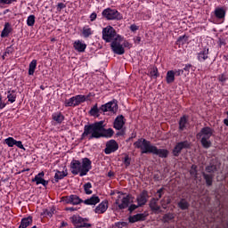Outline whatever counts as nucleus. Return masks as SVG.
<instances>
[{"label": "nucleus", "instance_id": "obj_1", "mask_svg": "<svg viewBox=\"0 0 228 228\" xmlns=\"http://www.w3.org/2000/svg\"><path fill=\"white\" fill-rule=\"evenodd\" d=\"M115 134V131L112 128H104V121H98L93 124L85 125L84 132L81 134V140H85L89 135L88 140H94V138H111Z\"/></svg>", "mask_w": 228, "mask_h": 228}, {"label": "nucleus", "instance_id": "obj_2", "mask_svg": "<svg viewBox=\"0 0 228 228\" xmlns=\"http://www.w3.org/2000/svg\"><path fill=\"white\" fill-rule=\"evenodd\" d=\"M134 149H140L142 154H153L159 158H168L169 151L167 149H159L158 146L152 144L151 141L145 138H140L134 142Z\"/></svg>", "mask_w": 228, "mask_h": 228}, {"label": "nucleus", "instance_id": "obj_3", "mask_svg": "<svg viewBox=\"0 0 228 228\" xmlns=\"http://www.w3.org/2000/svg\"><path fill=\"white\" fill-rule=\"evenodd\" d=\"M92 168V160L88 158H83L81 160L73 159L70 162V172L73 175L85 177Z\"/></svg>", "mask_w": 228, "mask_h": 228}, {"label": "nucleus", "instance_id": "obj_4", "mask_svg": "<svg viewBox=\"0 0 228 228\" xmlns=\"http://www.w3.org/2000/svg\"><path fill=\"white\" fill-rule=\"evenodd\" d=\"M215 134V129L210 126H204L196 134V138L200 141L203 149H210L213 142H211V136Z\"/></svg>", "mask_w": 228, "mask_h": 228}, {"label": "nucleus", "instance_id": "obj_5", "mask_svg": "<svg viewBox=\"0 0 228 228\" xmlns=\"http://www.w3.org/2000/svg\"><path fill=\"white\" fill-rule=\"evenodd\" d=\"M102 40L104 42L110 43L115 40H122V37L120 35H117V30L111 26H107L102 28Z\"/></svg>", "mask_w": 228, "mask_h": 228}, {"label": "nucleus", "instance_id": "obj_6", "mask_svg": "<svg viewBox=\"0 0 228 228\" xmlns=\"http://www.w3.org/2000/svg\"><path fill=\"white\" fill-rule=\"evenodd\" d=\"M88 100V96L85 94H77L69 99L65 100L64 106L66 108H76L79 106V104H83V102H86Z\"/></svg>", "mask_w": 228, "mask_h": 228}, {"label": "nucleus", "instance_id": "obj_7", "mask_svg": "<svg viewBox=\"0 0 228 228\" xmlns=\"http://www.w3.org/2000/svg\"><path fill=\"white\" fill-rule=\"evenodd\" d=\"M107 20H122L123 16L117 9L106 8L102 12Z\"/></svg>", "mask_w": 228, "mask_h": 228}, {"label": "nucleus", "instance_id": "obj_8", "mask_svg": "<svg viewBox=\"0 0 228 228\" xmlns=\"http://www.w3.org/2000/svg\"><path fill=\"white\" fill-rule=\"evenodd\" d=\"M101 110L103 113L109 111L110 113L115 114L118 111V102L116 99H113L112 101L102 105Z\"/></svg>", "mask_w": 228, "mask_h": 228}, {"label": "nucleus", "instance_id": "obj_9", "mask_svg": "<svg viewBox=\"0 0 228 228\" xmlns=\"http://www.w3.org/2000/svg\"><path fill=\"white\" fill-rule=\"evenodd\" d=\"M191 147V143L188 141H182L175 144L173 149L172 154L175 158H178L183 149H190Z\"/></svg>", "mask_w": 228, "mask_h": 228}, {"label": "nucleus", "instance_id": "obj_10", "mask_svg": "<svg viewBox=\"0 0 228 228\" xmlns=\"http://www.w3.org/2000/svg\"><path fill=\"white\" fill-rule=\"evenodd\" d=\"M115 204L120 210L127 209V208H129V204H131V195L128 194L125 197L118 196V198L115 201Z\"/></svg>", "mask_w": 228, "mask_h": 228}, {"label": "nucleus", "instance_id": "obj_11", "mask_svg": "<svg viewBox=\"0 0 228 228\" xmlns=\"http://www.w3.org/2000/svg\"><path fill=\"white\" fill-rule=\"evenodd\" d=\"M111 50L115 54H118L121 56V54H124L126 53V49H124V45L118 42V40H114L110 44Z\"/></svg>", "mask_w": 228, "mask_h": 228}, {"label": "nucleus", "instance_id": "obj_12", "mask_svg": "<svg viewBox=\"0 0 228 228\" xmlns=\"http://www.w3.org/2000/svg\"><path fill=\"white\" fill-rule=\"evenodd\" d=\"M118 151V143L115 140H110L106 143V147L104 149L105 154H112V152H117Z\"/></svg>", "mask_w": 228, "mask_h": 228}, {"label": "nucleus", "instance_id": "obj_13", "mask_svg": "<svg viewBox=\"0 0 228 228\" xmlns=\"http://www.w3.org/2000/svg\"><path fill=\"white\" fill-rule=\"evenodd\" d=\"M65 204H71L72 206H78V204H83V200L79 196L71 194L64 198Z\"/></svg>", "mask_w": 228, "mask_h": 228}, {"label": "nucleus", "instance_id": "obj_14", "mask_svg": "<svg viewBox=\"0 0 228 228\" xmlns=\"http://www.w3.org/2000/svg\"><path fill=\"white\" fill-rule=\"evenodd\" d=\"M148 200H149V191H147L146 190H143L136 197V202H137L138 206H140L141 208H143V206H145V204H147Z\"/></svg>", "mask_w": 228, "mask_h": 228}, {"label": "nucleus", "instance_id": "obj_15", "mask_svg": "<svg viewBox=\"0 0 228 228\" xmlns=\"http://www.w3.org/2000/svg\"><path fill=\"white\" fill-rule=\"evenodd\" d=\"M124 126H126V119L123 115H118L113 122V127L117 131H122L124 129Z\"/></svg>", "mask_w": 228, "mask_h": 228}, {"label": "nucleus", "instance_id": "obj_16", "mask_svg": "<svg viewBox=\"0 0 228 228\" xmlns=\"http://www.w3.org/2000/svg\"><path fill=\"white\" fill-rule=\"evenodd\" d=\"M70 221L73 224L74 227L81 228L83 227V222H88V218H83L80 216L74 215L70 217Z\"/></svg>", "mask_w": 228, "mask_h": 228}, {"label": "nucleus", "instance_id": "obj_17", "mask_svg": "<svg viewBox=\"0 0 228 228\" xmlns=\"http://www.w3.org/2000/svg\"><path fill=\"white\" fill-rule=\"evenodd\" d=\"M149 207L154 215H159V213H162L161 207L158 205V200H156V198H152L150 200Z\"/></svg>", "mask_w": 228, "mask_h": 228}, {"label": "nucleus", "instance_id": "obj_18", "mask_svg": "<svg viewBox=\"0 0 228 228\" xmlns=\"http://www.w3.org/2000/svg\"><path fill=\"white\" fill-rule=\"evenodd\" d=\"M209 58V48L205 47L197 53V60L200 63H204Z\"/></svg>", "mask_w": 228, "mask_h": 228}, {"label": "nucleus", "instance_id": "obj_19", "mask_svg": "<svg viewBox=\"0 0 228 228\" xmlns=\"http://www.w3.org/2000/svg\"><path fill=\"white\" fill-rule=\"evenodd\" d=\"M44 175H45V174L44 172H40L32 179V183H36V184L37 185L42 184L45 187L47 186V184H49V182L44 179Z\"/></svg>", "mask_w": 228, "mask_h": 228}, {"label": "nucleus", "instance_id": "obj_20", "mask_svg": "<svg viewBox=\"0 0 228 228\" xmlns=\"http://www.w3.org/2000/svg\"><path fill=\"white\" fill-rule=\"evenodd\" d=\"M73 47L77 53H85L86 51V43L78 39L73 43Z\"/></svg>", "mask_w": 228, "mask_h": 228}, {"label": "nucleus", "instance_id": "obj_21", "mask_svg": "<svg viewBox=\"0 0 228 228\" xmlns=\"http://www.w3.org/2000/svg\"><path fill=\"white\" fill-rule=\"evenodd\" d=\"M108 211V201L103 200L94 209V213L96 215H102Z\"/></svg>", "mask_w": 228, "mask_h": 228}, {"label": "nucleus", "instance_id": "obj_22", "mask_svg": "<svg viewBox=\"0 0 228 228\" xmlns=\"http://www.w3.org/2000/svg\"><path fill=\"white\" fill-rule=\"evenodd\" d=\"M178 126L179 131H185V129H188V126H190V122L188 121V116L183 115V117H181L178 122Z\"/></svg>", "mask_w": 228, "mask_h": 228}, {"label": "nucleus", "instance_id": "obj_23", "mask_svg": "<svg viewBox=\"0 0 228 228\" xmlns=\"http://www.w3.org/2000/svg\"><path fill=\"white\" fill-rule=\"evenodd\" d=\"M52 119L60 126L65 120V116L61 111H56L52 114Z\"/></svg>", "mask_w": 228, "mask_h": 228}, {"label": "nucleus", "instance_id": "obj_24", "mask_svg": "<svg viewBox=\"0 0 228 228\" xmlns=\"http://www.w3.org/2000/svg\"><path fill=\"white\" fill-rule=\"evenodd\" d=\"M147 218L145 214H136L128 217L130 224H136V222H143Z\"/></svg>", "mask_w": 228, "mask_h": 228}, {"label": "nucleus", "instance_id": "obj_25", "mask_svg": "<svg viewBox=\"0 0 228 228\" xmlns=\"http://www.w3.org/2000/svg\"><path fill=\"white\" fill-rule=\"evenodd\" d=\"M100 202L101 199H99V196L97 195H93L91 198L82 201L86 206H95V204H99Z\"/></svg>", "mask_w": 228, "mask_h": 228}, {"label": "nucleus", "instance_id": "obj_26", "mask_svg": "<svg viewBox=\"0 0 228 228\" xmlns=\"http://www.w3.org/2000/svg\"><path fill=\"white\" fill-rule=\"evenodd\" d=\"M12 31V24H10V22H5L4 29L2 30L0 35L1 38H6L11 34Z\"/></svg>", "mask_w": 228, "mask_h": 228}, {"label": "nucleus", "instance_id": "obj_27", "mask_svg": "<svg viewBox=\"0 0 228 228\" xmlns=\"http://www.w3.org/2000/svg\"><path fill=\"white\" fill-rule=\"evenodd\" d=\"M33 224V217L31 216L21 219L20 224L18 228H28Z\"/></svg>", "mask_w": 228, "mask_h": 228}, {"label": "nucleus", "instance_id": "obj_28", "mask_svg": "<svg viewBox=\"0 0 228 228\" xmlns=\"http://www.w3.org/2000/svg\"><path fill=\"white\" fill-rule=\"evenodd\" d=\"M67 175H69V173L67 172V170H65V171L56 170L55 175H54L55 183H60V181H61V179L67 177Z\"/></svg>", "mask_w": 228, "mask_h": 228}, {"label": "nucleus", "instance_id": "obj_29", "mask_svg": "<svg viewBox=\"0 0 228 228\" xmlns=\"http://www.w3.org/2000/svg\"><path fill=\"white\" fill-rule=\"evenodd\" d=\"M215 15L216 19H219L220 20H224V19H225V9H224V7L216 8Z\"/></svg>", "mask_w": 228, "mask_h": 228}, {"label": "nucleus", "instance_id": "obj_30", "mask_svg": "<svg viewBox=\"0 0 228 228\" xmlns=\"http://www.w3.org/2000/svg\"><path fill=\"white\" fill-rule=\"evenodd\" d=\"M92 35H94V30L92 29V28H90V26L88 25L84 26L82 28V36L84 37V38H90Z\"/></svg>", "mask_w": 228, "mask_h": 228}, {"label": "nucleus", "instance_id": "obj_31", "mask_svg": "<svg viewBox=\"0 0 228 228\" xmlns=\"http://www.w3.org/2000/svg\"><path fill=\"white\" fill-rule=\"evenodd\" d=\"M177 207L182 211H186V209H190V202L186 199H181L177 203Z\"/></svg>", "mask_w": 228, "mask_h": 228}, {"label": "nucleus", "instance_id": "obj_32", "mask_svg": "<svg viewBox=\"0 0 228 228\" xmlns=\"http://www.w3.org/2000/svg\"><path fill=\"white\" fill-rule=\"evenodd\" d=\"M7 99H8V102H11V104H13V102L17 101V92H15V90L8 91Z\"/></svg>", "mask_w": 228, "mask_h": 228}, {"label": "nucleus", "instance_id": "obj_33", "mask_svg": "<svg viewBox=\"0 0 228 228\" xmlns=\"http://www.w3.org/2000/svg\"><path fill=\"white\" fill-rule=\"evenodd\" d=\"M166 81L167 85L174 83L175 81V72L174 70H168L166 75Z\"/></svg>", "mask_w": 228, "mask_h": 228}, {"label": "nucleus", "instance_id": "obj_34", "mask_svg": "<svg viewBox=\"0 0 228 228\" xmlns=\"http://www.w3.org/2000/svg\"><path fill=\"white\" fill-rule=\"evenodd\" d=\"M175 218V215L174 213H167L162 216L163 224H170Z\"/></svg>", "mask_w": 228, "mask_h": 228}, {"label": "nucleus", "instance_id": "obj_35", "mask_svg": "<svg viewBox=\"0 0 228 228\" xmlns=\"http://www.w3.org/2000/svg\"><path fill=\"white\" fill-rule=\"evenodd\" d=\"M89 113L92 117H99V115H101V113H103V110H101V107L99 108V107H97V104H95L92 107Z\"/></svg>", "mask_w": 228, "mask_h": 228}, {"label": "nucleus", "instance_id": "obj_36", "mask_svg": "<svg viewBox=\"0 0 228 228\" xmlns=\"http://www.w3.org/2000/svg\"><path fill=\"white\" fill-rule=\"evenodd\" d=\"M213 175L203 173V179L206 181L207 186H213Z\"/></svg>", "mask_w": 228, "mask_h": 228}, {"label": "nucleus", "instance_id": "obj_37", "mask_svg": "<svg viewBox=\"0 0 228 228\" xmlns=\"http://www.w3.org/2000/svg\"><path fill=\"white\" fill-rule=\"evenodd\" d=\"M37 70V60H32L28 65V76H33Z\"/></svg>", "mask_w": 228, "mask_h": 228}, {"label": "nucleus", "instance_id": "obj_38", "mask_svg": "<svg viewBox=\"0 0 228 228\" xmlns=\"http://www.w3.org/2000/svg\"><path fill=\"white\" fill-rule=\"evenodd\" d=\"M188 42V37L186 35L180 36L176 40L177 45H184Z\"/></svg>", "mask_w": 228, "mask_h": 228}, {"label": "nucleus", "instance_id": "obj_39", "mask_svg": "<svg viewBox=\"0 0 228 228\" xmlns=\"http://www.w3.org/2000/svg\"><path fill=\"white\" fill-rule=\"evenodd\" d=\"M150 76L153 79H158V77L159 76V71H158L157 67H153L150 69Z\"/></svg>", "mask_w": 228, "mask_h": 228}, {"label": "nucleus", "instance_id": "obj_40", "mask_svg": "<svg viewBox=\"0 0 228 228\" xmlns=\"http://www.w3.org/2000/svg\"><path fill=\"white\" fill-rule=\"evenodd\" d=\"M84 190L86 195H92V183L88 182L84 184Z\"/></svg>", "mask_w": 228, "mask_h": 228}, {"label": "nucleus", "instance_id": "obj_41", "mask_svg": "<svg viewBox=\"0 0 228 228\" xmlns=\"http://www.w3.org/2000/svg\"><path fill=\"white\" fill-rule=\"evenodd\" d=\"M35 15L31 14L27 18V26L33 27L35 26Z\"/></svg>", "mask_w": 228, "mask_h": 228}, {"label": "nucleus", "instance_id": "obj_42", "mask_svg": "<svg viewBox=\"0 0 228 228\" xmlns=\"http://www.w3.org/2000/svg\"><path fill=\"white\" fill-rule=\"evenodd\" d=\"M190 175H191V177H194V179H197L198 171H197V166L196 165H192L191 167Z\"/></svg>", "mask_w": 228, "mask_h": 228}, {"label": "nucleus", "instance_id": "obj_43", "mask_svg": "<svg viewBox=\"0 0 228 228\" xmlns=\"http://www.w3.org/2000/svg\"><path fill=\"white\" fill-rule=\"evenodd\" d=\"M217 170L218 169L215 165H209L206 167V172H208V174H215V172H216Z\"/></svg>", "mask_w": 228, "mask_h": 228}, {"label": "nucleus", "instance_id": "obj_44", "mask_svg": "<svg viewBox=\"0 0 228 228\" xmlns=\"http://www.w3.org/2000/svg\"><path fill=\"white\" fill-rule=\"evenodd\" d=\"M15 139L13 137H8L5 139V143L8 145V147H13L15 145Z\"/></svg>", "mask_w": 228, "mask_h": 228}, {"label": "nucleus", "instance_id": "obj_45", "mask_svg": "<svg viewBox=\"0 0 228 228\" xmlns=\"http://www.w3.org/2000/svg\"><path fill=\"white\" fill-rule=\"evenodd\" d=\"M217 79L220 83H222V86H224V85H225V82L227 81V77L225 76V74H221L217 77Z\"/></svg>", "mask_w": 228, "mask_h": 228}, {"label": "nucleus", "instance_id": "obj_46", "mask_svg": "<svg viewBox=\"0 0 228 228\" xmlns=\"http://www.w3.org/2000/svg\"><path fill=\"white\" fill-rule=\"evenodd\" d=\"M128 211L129 213H133V211H136V209H138V208H142L141 206H138V203L137 205L136 204H130L128 205Z\"/></svg>", "mask_w": 228, "mask_h": 228}, {"label": "nucleus", "instance_id": "obj_47", "mask_svg": "<svg viewBox=\"0 0 228 228\" xmlns=\"http://www.w3.org/2000/svg\"><path fill=\"white\" fill-rule=\"evenodd\" d=\"M123 163L126 168H127V167L131 165V159L129 158V155L125 156V158L123 159Z\"/></svg>", "mask_w": 228, "mask_h": 228}, {"label": "nucleus", "instance_id": "obj_48", "mask_svg": "<svg viewBox=\"0 0 228 228\" xmlns=\"http://www.w3.org/2000/svg\"><path fill=\"white\" fill-rule=\"evenodd\" d=\"M115 226L118 228L127 227V222H117L115 223Z\"/></svg>", "mask_w": 228, "mask_h": 228}, {"label": "nucleus", "instance_id": "obj_49", "mask_svg": "<svg viewBox=\"0 0 228 228\" xmlns=\"http://www.w3.org/2000/svg\"><path fill=\"white\" fill-rule=\"evenodd\" d=\"M191 69V64H185L184 68L182 70L185 72V76H186V74H190Z\"/></svg>", "mask_w": 228, "mask_h": 228}, {"label": "nucleus", "instance_id": "obj_50", "mask_svg": "<svg viewBox=\"0 0 228 228\" xmlns=\"http://www.w3.org/2000/svg\"><path fill=\"white\" fill-rule=\"evenodd\" d=\"M64 8H67V4L64 3H59L57 4V12H61Z\"/></svg>", "mask_w": 228, "mask_h": 228}, {"label": "nucleus", "instance_id": "obj_51", "mask_svg": "<svg viewBox=\"0 0 228 228\" xmlns=\"http://www.w3.org/2000/svg\"><path fill=\"white\" fill-rule=\"evenodd\" d=\"M138 29H140V27H138L136 24H132L130 26V31L133 33H134V31H138Z\"/></svg>", "mask_w": 228, "mask_h": 228}, {"label": "nucleus", "instance_id": "obj_52", "mask_svg": "<svg viewBox=\"0 0 228 228\" xmlns=\"http://www.w3.org/2000/svg\"><path fill=\"white\" fill-rule=\"evenodd\" d=\"M175 76H183L184 74V69H175Z\"/></svg>", "mask_w": 228, "mask_h": 228}, {"label": "nucleus", "instance_id": "obj_53", "mask_svg": "<svg viewBox=\"0 0 228 228\" xmlns=\"http://www.w3.org/2000/svg\"><path fill=\"white\" fill-rule=\"evenodd\" d=\"M14 145H16V147H18L19 149H24V145L22 144L21 141H15Z\"/></svg>", "mask_w": 228, "mask_h": 228}, {"label": "nucleus", "instance_id": "obj_54", "mask_svg": "<svg viewBox=\"0 0 228 228\" xmlns=\"http://www.w3.org/2000/svg\"><path fill=\"white\" fill-rule=\"evenodd\" d=\"M89 19H90L91 22H94L97 19V13L96 12L91 13L89 16Z\"/></svg>", "mask_w": 228, "mask_h": 228}, {"label": "nucleus", "instance_id": "obj_55", "mask_svg": "<svg viewBox=\"0 0 228 228\" xmlns=\"http://www.w3.org/2000/svg\"><path fill=\"white\" fill-rule=\"evenodd\" d=\"M6 108V103L3 102V96L0 94V110H4Z\"/></svg>", "mask_w": 228, "mask_h": 228}, {"label": "nucleus", "instance_id": "obj_56", "mask_svg": "<svg viewBox=\"0 0 228 228\" xmlns=\"http://www.w3.org/2000/svg\"><path fill=\"white\" fill-rule=\"evenodd\" d=\"M134 44L138 45L142 42V37H134Z\"/></svg>", "mask_w": 228, "mask_h": 228}, {"label": "nucleus", "instance_id": "obj_57", "mask_svg": "<svg viewBox=\"0 0 228 228\" xmlns=\"http://www.w3.org/2000/svg\"><path fill=\"white\" fill-rule=\"evenodd\" d=\"M0 4H12L11 0H0Z\"/></svg>", "mask_w": 228, "mask_h": 228}, {"label": "nucleus", "instance_id": "obj_58", "mask_svg": "<svg viewBox=\"0 0 228 228\" xmlns=\"http://www.w3.org/2000/svg\"><path fill=\"white\" fill-rule=\"evenodd\" d=\"M82 227H92V224L86 223V221H84V222L82 223Z\"/></svg>", "mask_w": 228, "mask_h": 228}, {"label": "nucleus", "instance_id": "obj_59", "mask_svg": "<svg viewBox=\"0 0 228 228\" xmlns=\"http://www.w3.org/2000/svg\"><path fill=\"white\" fill-rule=\"evenodd\" d=\"M163 191H165V188H160L157 191V195L160 194V195H163Z\"/></svg>", "mask_w": 228, "mask_h": 228}, {"label": "nucleus", "instance_id": "obj_60", "mask_svg": "<svg viewBox=\"0 0 228 228\" xmlns=\"http://www.w3.org/2000/svg\"><path fill=\"white\" fill-rule=\"evenodd\" d=\"M124 47H128V48H131V45L129 42L127 41H125L124 44H123Z\"/></svg>", "mask_w": 228, "mask_h": 228}, {"label": "nucleus", "instance_id": "obj_61", "mask_svg": "<svg viewBox=\"0 0 228 228\" xmlns=\"http://www.w3.org/2000/svg\"><path fill=\"white\" fill-rule=\"evenodd\" d=\"M226 115H227V118L224 119V124L228 127V111L226 112Z\"/></svg>", "mask_w": 228, "mask_h": 228}, {"label": "nucleus", "instance_id": "obj_62", "mask_svg": "<svg viewBox=\"0 0 228 228\" xmlns=\"http://www.w3.org/2000/svg\"><path fill=\"white\" fill-rule=\"evenodd\" d=\"M124 134H125L124 130H121V131L117 133V136H124Z\"/></svg>", "mask_w": 228, "mask_h": 228}, {"label": "nucleus", "instance_id": "obj_63", "mask_svg": "<svg viewBox=\"0 0 228 228\" xmlns=\"http://www.w3.org/2000/svg\"><path fill=\"white\" fill-rule=\"evenodd\" d=\"M161 197H163V194H158V197L155 198V200H158V202H159V199H161Z\"/></svg>", "mask_w": 228, "mask_h": 228}, {"label": "nucleus", "instance_id": "obj_64", "mask_svg": "<svg viewBox=\"0 0 228 228\" xmlns=\"http://www.w3.org/2000/svg\"><path fill=\"white\" fill-rule=\"evenodd\" d=\"M108 177H113V172L110 171V172L108 173Z\"/></svg>", "mask_w": 228, "mask_h": 228}]
</instances>
